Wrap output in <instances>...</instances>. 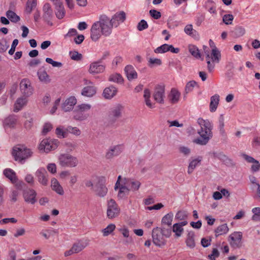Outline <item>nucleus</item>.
I'll list each match as a JSON object with an SVG mask.
<instances>
[{
  "label": "nucleus",
  "mask_w": 260,
  "mask_h": 260,
  "mask_svg": "<svg viewBox=\"0 0 260 260\" xmlns=\"http://www.w3.org/2000/svg\"><path fill=\"white\" fill-rule=\"evenodd\" d=\"M198 123L200 126V129L198 131L200 137L195 139L193 142L198 145H205L213 137L212 124L209 120L202 118L198 119Z\"/></svg>",
  "instance_id": "1"
},
{
  "label": "nucleus",
  "mask_w": 260,
  "mask_h": 260,
  "mask_svg": "<svg viewBox=\"0 0 260 260\" xmlns=\"http://www.w3.org/2000/svg\"><path fill=\"white\" fill-rule=\"evenodd\" d=\"M32 154L31 150L24 146L14 147L12 152L15 160L21 164H23L26 159L32 155Z\"/></svg>",
  "instance_id": "2"
},
{
  "label": "nucleus",
  "mask_w": 260,
  "mask_h": 260,
  "mask_svg": "<svg viewBox=\"0 0 260 260\" xmlns=\"http://www.w3.org/2000/svg\"><path fill=\"white\" fill-rule=\"evenodd\" d=\"M102 29L103 35L109 36L112 33L113 26V21L105 15L101 16L99 20L97 21Z\"/></svg>",
  "instance_id": "3"
},
{
  "label": "nucleus",
  "mask_w": 260,
  "mask_h": 260,
  "mask_svg": "<svg viewBox=\"0 0 260 260\" xmlns=\"http://www.w3.org/2000/svg\"><path fill=\"white\" fill-rule=\"evenodd\" d=\"M59 164L63 167H75L78 164V159L69 154H61L58 156Z\"/></svg>",
  "instance_id": "4"
},
{
  "label": "nucleus",
  "mask_w": 260,
  "mask_h": 260,
  "mask_svg": "<svg viewBox=\"0 0 260 260\" xmlns=\"http://www.w3.org/2000/svg\"><path fill=\"white\" fill-rule=\"evenodd\" d=\"M59 144V142L57 139H45L41 142L39 149L40 151L48 153L50 151L56 149Z\"/></svg>",
  "instance_id": "5"
},
{
  "label": "nucleus",
  "mask_w": 260,
  "mask_h": 260,
  "mask_svg": "<svg viewBox=\"0 0 260 260\" xmlns=\"http://www.w3.org/2000/svg\"><path fill=\"white\" fill-rule=\"evenodd\" d=\"M120 209L113 199H110L107 203V216L109 219L117 217L120 213Z\"/></svg>",
  "instance_id": "6"
},
{
  "label": "nucleus",
  "mask_w": 260,
  "mask_h": 260,
  "mask_svg": "<svg viewBox=\"0 0 260 260\" xmlns=\"http://www.w3.org/2000/svg\"><path fill=\"white\" fill-rule=\"evenodd\" d=\"M124 110V107L117 104L112 107L109 113V118L112 122H115L118 118L122 117V112Z\"/></svg>",
  "instance_id": "7"
},
{
  "label": "nucleus",
  "mask_w": 260,
  "mask_h": 260,
  "mask_svg": "<svg viewBox=\"0 0 260 260\" xmlns=\"http://www.w3.org/2000/svg\"><path fill=\"white\" fill-rule=\"evenodd\" d=\"M242 233L240 232H235L229 236V241L233 248H240L242 245Z\"/></svg>",
  "instance_id": "8"
},
{
  "label": "nucleus",
  "mask_w": 260,
  "mask_h": 260,
  "mask_svg": "<svg viewBox=\"0 0 260 260\" xmlns=\"http://www.w3.org/2000/svg\"><path fill=\"white\" fill-rule=\"evenodd\" d=\"M84 82L86 86L83 88L82 95L87 97L92 96L96 93V88L94 86L93 82L90 80L85 79Z\"/></svg>",
  "instance_id": "9"
},
{
  "label": "nucleus",
  "mask_w": 260,
  "mask_h": 260,
  "mask_svg": "<svg viewBox=\"0 0 260 260\" xmlns=\"http://www.w3.org/2000/svg\"><path fill=\"white\" fill-rule=\"evenodd\" d=\"M152 237L153 239V242L155 245L161 246L165 244L166 240L160 232L159 228L156 227L153 229Z\"/></svg>",
  "instance_id": "10"
},
{
  "label": "nucleus",
  "mask_w": 260,
  "mask_h": 260,
  "mask_svg": "<svg viewBox=\"0 0 260 260\" xmlns=\"http://www.w3.org/2000/svg\"><path fill=\"white\" fill-rule=\"evenodd\" d=\"M165 88L163 85H157L154 88L153 96L154 100L159 103L164 104Z\"/></svg>",
  "instance_id": "11"
},
{
  "label": "nucleus",
  "mask_w": 260,
  "mask_h": 260,
  "mask_svg": "<svg viewBox=\"0 0 260 260\" xmlns=\"http://www.w3.org/2000/svg\"><path fill=\"white\" fill-rule=\"evenodd\" d=\"M43 18L45 22L50 25H52L51 20L53 16V10L49 3H45L43 7Z\"/></svg>",
  "instance_id": "12"
},
{
  "label": "nucleus",
  "mask_w": 260,
  "mask_h": 260,
  "mask_svg": "<svg viewBox=\"0 0 260 260\" xmlns=\"http://www.w3.org/2000/svg\"><path fill=\"white\" fill-rule=\"evenodd\" d=\"M21 92L26 96L31 95L33 92V88L30 85V81L27 79H23L20 83Z\"/></svg>",
  "instance_id": "13"
},
{
  "label": "nucleus",
  "mask_w": 260,
  "mask_h": 260,
  "mask_svg": "<svg viewBox=\"0 0 260 260\" xmlns=\"http://www.w3.org/2000/svg\"><path fill=\"white\" fill-rule=\"evenodd\" d=\"M35 175L38 182L43 185H47L48 182V173L44 168H40L37 170Z\"/></svg>",
  "instance_id": "14"
},
{
  "label": "nucleus",
  "mask_w": 260,
  "mask_h": 260,
  "mask_svg": "<svg viewBox=\"0 0 260 260\" xmlns=\"http://www.w3.org/2000/svg\"><path fill=\"white\" fill-rule=\"evenodd\" d=\"M95 193L96 194L100 197H105L108 192V188L105 185L104 178L99 179L98 182L95 185Z\"/></svg>",
  "instance_id": "15"
},
{
  "label": "nucleus",
  "mask_w": 260,
  "mask_h": 260,
  "mask_svg": "<svg viewBox=\"0 0 260 260\" xmlns=\"http://www.w3.org/2000/svg\"><path fill=\"white\" fill-rule=\"evenodd\" d=\"M103 35L101 27L96 22H94L90 29V38L93 41H98Z\"/></svg>",
  "instance_id": "16"
},
{
  "label": "nucleus",
  "mask_w": 260,
  "mask_h": 260,
  "mask_svg": "<svg viewBox=\"0 0 260 260\" xmlns=\"http://www.w3.org/2000/svg\"><path fill=\"white\" fill-rule=\"evenodd\" d=\"M122 151V146L116 145L111 147L107 151L105 157L108 159H111L113 157L119 155Z\"/></svg>",
  "instance_id": "17"
},
{
  "label": "nucleus",
  "mask_w": 260,
  "mask_h": 260,
  "mask_svg": "<svg viewBox=\"0 0 260 260\" xmlns=\"http://www.w3.org/2000/svg\"><path fill=\"white\" fill-rule=\"evenodd\" d=\"M123 182L130 190L136 191L139 190L141 183L139 181L132 178H124Z\"/></svg>",
  "instance_id": "18"
},
{
  "label": "nucleus",
  "mask_w": 260,
  "mask_h": 260,
  "mask_svg": "<svg viewBox=\"0 0 260 260\" xmlns=\"http://www.w3.org/2000/svg\"><path fill=\"white\" fill-rule=\"evenodd\" d=\"M36 192L34 189H28L24 190L23 194L24 201L26 202L31 204H34L36 203Z\"/></svg>",
  "instance_id": "19"
},
{
  "label": "nucleus",
  "mask_w": 260,
  "mask_h": 260,
  "mask_svg": "<svg viewBox=\"0 0 260 260\" xmlns=\"http://www.w3.org/2000/svg\"><path fill=\"white\" fill-rule=\"evenodd\" d=\"M101 61L92 62L89 69V72L90 74H99L102 73L105 70V66L101 64Z\"/></svg>",
  "instance_id": "20"
},
{
  "label": "nucleus",
  "mask_w": 260,
  "mask_h": 260,
  "mask_svg": "<svg viewBox=\"0 0 260 260\" xmlns=\"http://www.w3.org/2000/svg\"><path fill=\"white\" fill-rule=\"evenodd\" d=\"M243 158L249 163H252L253 165L251 167V171L252 172H256L260 170V164L259 161L253 157L249 156L247 154H244L243 155Z\"/></svg>",
  "instance_id": "21"
},
{
  "label": "nucleus",
  "mask_w": 260,
  "mask_h": 260,
  "mask_svg": "<svg viewBox=\"0 0 260 260\" xmlns=\"http://www.w3.org/2000/svg\"><path fill=\"white\" fill-rule=\"evenodd\" d=\"M76 103V99L74 96H71L63 103L62 105V109L64 112L70 111L73 109Z\"/></svg>",
  "instance_id": "22"
},
{
  "label": "nucleus",
  "mask_w": 260,
  "mask_h": 260,
  "mask_svg": "<svg viewBox=\"0 0 260 260\" xmlns=\"http://www.w3.org/2000/svg\"><path fill=\"white\" fill-rule=\"evenodd\" d=\"M117 93V89L114 86H110L104 89L103 95L106 99H111Z\"/></svg>",
  "instance_id": "23"
},
{
  "label": "nucleus",
  "mask_w": 260,
  "mask_h": 260,
  "mask_svg": "<svg viewBox=\"0 0 260 260\" xmlns=\"http://www.w3.org/2000/svg\"><path fill=\"white\" fill-rule=\"evenodd\" d=\"M126 19V15L124 12L121 11L119 13H116L114 14L111 20L113 21V23L115 26H117L120 23H122Z\"/></svg>",
  "instance_id": "24"
},
{
  "label": "nucleus",
  "mask_w": 260,
  "mask_h": 260,
  "mask_svg": "<svg viewBox=\"0 0 260 260\" xmlns=\"http://www.w3.org/2000/svg\"><path fill=\"white\" fill-rule=\"evenodd\" d=\"M55 10V15L59 19H62L66 14V11L62 2L61 1L54 5Z\"/></svg>",
  "instance_id": "25"
},
{
  "label": "nucleus",
  "mask_w": 260,
  "mask_h": 260,
  "mask_svg": "<svg viewBox=\"0 0 260 260\" xmlns=\"http://www.w3.org/2000/svg\"><path fill=\"white\" fill-rule=\"evenodd\" d=\"M3 174L12 183H15L17 181L18 179L16 174L12 169L10 168L5 169L3 171Z\"/></svg>",
  "instance_id": "26"
},
{
  "label": "nucleus",
  "mask_w": 260,
  "mask_h": 260,
  "mask_svg": "<svg viewBox=\"0 0 260 260\" xmlns=\"http://www.w3.org/2000/svg\"><path fill=\"white\" fill-rule=\"evenodd\" d=\"M27 97H22L18 98L15 104L14 107V111L15 112H17L20 111L24 106L26 105L27 100Z\"/></svg>",
  "instance_id": "27"
},
{
  "label": "nucleus",
  "mask_w": 260,
  "mask_h": 260,
  "mask_svg": "<svg viewBox=\"0 0 260 260\" xmlns=\"http://www.w3.org/2000/svg\"><path fill=\"white\" fill-rule=\"evenodd\" d=\"M124 71L128 80H131L137 78V73L132 66H126Z\"/></svg>",
  "instance_id": "28"
},
{
  "label": "nucleus",
  "mask_w": 260,
  "mask_h": 260,
  "mask_svg": "<svg viewBox=\"0 0 260 260\" xmlns=\"http://www.w3.org/2000/svg\"><path fill=\"white\" fill-rule=\"evenodd\" d=\"M219 102V95L215 94L210 98V111L211 112H215L217 108Z\"/></svg>",
  "instance_id": "29"
},
{
  "label": "nucleus",
  "mask_w": 260,
  "mask_h": 260,
  "mask_svg": "<svg viewBox=\"0 0 260 260\" xmlns=\"http://www.w3.org/2000/svg\"><path fill=\"white\" fill-rule=\"evenodd\" d=\"M17 121V117L16 115H12L6 118L4 121L5 127H14Z\"/></svg>",
  "instance_id": "30"
},
{
  "label": "nucleus",
  "mask_w": 260,
  "mask_h": 260,
  "mask_svg": "<svg viewBox=\"0 0 260 260\" xmlns=\"http://www.w3.org/2000/svg\"><path fill=\"white\" fill-rule=\"evenodd\" d=\"M87 246V243L84 240H81L75 243L72 248V250L74 251L75 253H77L82 251Z\"/></svg>",
  "instance_id": "31"
},
{
  "label": "nucleus",
  "mask_w": 260,
  "mask_h": 260,
  "mask_svg": "<svg viewBox=\"0 0 260 260\" xmlns=\"http://www.w3.org/2000/svg\"><path fill=\"white\" fill-rule=\"evenodd\" d=\"M180 97V93L175 88H172L171 90L169 98L172 104H176L178 102Z\"/></svg>",
  "instance_id": "32"
},
{
  "label": "nucleus",
  "mask_w": 260,
  "mask_h": 260,
  "mask_svg": "<svg viewBox=\"0 0 260 260\" xmlns=\"http://www.w3.org/2000/svg\"><path fill=\"white\" fill-rule=\"evenodd\" d=\"M51 187L52 189L58 194L60 195L63 194V189L59 183L58 181L55 178H53L51 180Z\"/></svg>",
  "instance_id": "33"
},
{
  "label": "nucleus",
  "mask_w": 260,
  "mask_h": 260,
  "mask_svg": "<svg viewBox=\"0 0 260 260\" xmlns=\"http://www.w3.org/2000/svg\"><path fill=\"white\" fill-rule=\"evenodd\" d=\"M202 160V157L199 156L197 158H194L192 159L189 164L188 167V171L187 172L189 174H190L192 173L194 169L197 166H199L200 164V162Z\"/></svg>",
  "instance_id": "34"
},
{
  "label": "nucleus",
  "mask_w": 260,
  "mask_h": 260,
  "mask_svg": "<svg viewBox=\"0 0 260 260\" xmlns=\"http://www.w3.org/2000/svg\"><path fill=\"white\" fill-rule=\"evenodd\" d=\"M129 189L123 182L119 189L117 197L119 199H123L129 194Z\"/></svg>",
  "instance_id": "35"
},
{
  "label": "nucleus",
  "mask_w": 260,
  "mask_h": 260,
  "mask_svg": "<svg viewBox=\"0 0 260 260\" xmlns=\"http://www.w3.org/2000/svg\"><path fill=\"white\" fill-rule=\"evenodd\" d=\"M38 76L39 79L42 82H44L45 83H48L50 81L49 77L47 74L46 71H45L42 68H40L38 71Z\"/></svg>",
  "instance_id": "36"
},
{
  "label": "nucleus",
  "mask_w": 260,
  "mask_h": 260,
  "mask_svg": "<svg viewBox=\"0 0 260 260\" xmlns=\"http://www.w3.org/2000/svg\"><path fill=\"white\" fill-rule=\"evenodd\" d=\"M184 31L186 34L194 38H198L199 35L197 31L193 29L191 24H188L184 27Z\"/></svg>",
  "instance_id": "37"
},
{
  "label": "nucleus",
  "mask_w": 260,
  "mask_h": 260,
  "mask_svg": "<svg viewBox=\"0 0 260 260\" xmlns=\"http://www.w3.org/2000/svg\"><path fill=\"white\" fill-rule=\"evenodd\" d=\"M194 234L192 231H190L188 233L187 238L186 240V243L188 247L190 248H193L195 246L194 242Z\"/></svg>",
  "instance_id": "38"
},
{
  "label": "nucleus",
  "mask_w": 260,
  "mask_h": 260,
  "mask_svg": "<svg viewBox=\"0 0 260 260\" xmlns=\"http://www.w3.org/2000/svg\"><path fill=\"white\" fill-rule=\"evenodd\" d=\"M229 231V228L227 224H223L218 226L215 230V236L217 237L218 236L225 234Z\"/></svg>",
  "instance_id": "39"
},
{
  "label": "nucleus",
  "mask_w": 260,
  "mask_h": 260,
  "mask_svg": "<svg viewBox=\"0 0 260 260\" xmlns=\"http://www.w3.org/2000/svg\"><path fill=\"white\" fill-rule=\"evenodd\" d=\"M173 214L170 212L165 215L161 219V223L163 225H166L168 226H171L173 221Z\"/></svg>",
  "instance_id": "40"
},
{
  "label": "nucleus",
  "mask_w": 260,
  "mask_h": 260,
  "mask_svg": "<svg viewBox=\"0 0 260 260\" xmlns=\"http://www.w3.org/2000/svg\"><path fill=\"white\" fill-rule=\"evenodd\" d=\"M172 231L175 233V237L178 238L181 236L184 230L180 224L178 223H176L172 226Z\"/></svg>",
  "instance_id": "41"
},
{
  "label": "nucleus",
  "mask_w": 260,
  "mask_h": 260,
  "mask_svg": "<svg viewBox=\"0 0 260 260\" xmlns=\"http://www.w3.org/2000/svg\"><path fill=\"white\" fill-rule=\"evenodd\" d=\"M188 50L190 53L196 58L201 57V54L198 48L195 45H189L188 46Z\"/></svg>",
  "instance_id": "42"
},
{
  "label": "nucleus",
  "mask_w": 260,
  "mask_h": 260,
  "mask_svg": "<svg viewBox=\"0 0 260 260\" xmlns=\"http://www.w3.org/2000/svg\"><path fill=\"white\" fill-rule=\"evenodd\" d=\"M221 55L219 51L216 47L212 48L211 52V59L213 62L218 63L220 59Z\"/></svg>",
  "instance_id": "43"
},
{
  "label": "nucleus",
  "mask_w": 260,
  "mask_h": 260,
  "mask_svg": "<svg viewBox=\"0 0 260 260\" xmlns=\"http://www.w3.org/2000/svg\"><path fill=\"white\" fill-rule=\"evenodd\" d=\"M6 16L7 18L13 22H17L20 19L19 16H18L14 12L11 10H8L6 12Z\"/></svg>",
  "instance_id": "44"
},
{
  "label": "nucleus",
  "mask_w": 260,
  "mask_h": 260,
  "mask_svg": "<svg viewBox=\"0 0 260 260\" xmlns=\"http://www.w3.org/2000/svg\"><path fill=\"white\" fill-rule=\"evenodd\" d=\"M109 81L117 83H122L123 79L119 74L115 73L109 76Z\"/></svg>",
  "instance_id": "45"
},
{
  "label": "nucleus",
  "mask_w": 260,
  "mask_h": 260,
  "mask_svg": "<svg viewBox=\"0 0 260 260\" xmlns=\"http://www.w3.org/2000/svg\"><path fill=\"white\" fill-rule=\"evenodd\" d=\"M37 6V0H28L26 3V7L25 9L26 12L28 14H30L33 10Z\"/></svg>",
  "instance_id": "46"
},
{
  "label": "nucleus",
  "mask_w": 260,
  "mask_h": 260,
  "mask_svg": "<svg viewBox=\"0 0 260 260\" xmlns=\"http://www.w3.org/2000/svg\"><path fill=\"white\" fill-rule=\"evenodd\" d=\"M162 63L161 59L156 58H150L148 61V66L150 68L160 66Z\"/></svg>",
  "instance_id": "47"
},
{
  "label": "nucleus",
  "mask_w": 260,
  "mask_h": 260,
  "mask_svg": "<svg viewBox=\"0 0 260 260\" xmlns=\"http://www.w3.org/2000/svg\"><path fill=\"white\" fill-rule=\"evenodd\" d=\"M116 226L114 224L111 223L109 224L106 228L102 230L104 236H107L112 233L115 229Z\"/></svg>",
  "instance_id": "48"
},
{
  "label": "nucleus",
  "mask_w": 260,
  "mask_h": 260,
  "mask_svg": "<svg viewBox=\"0 0 260 260\" xmlns=\"http://www.w3.org/2000/svg\"><path fill=\"white\" fill-rule=\"evenodd\" d=\"M71 58L72 60L79 61L82 58V55L76 51H71L69 52Z\"/></svg>",
  "instance_id": "49"
},
{
  "label": "nucleus",
  "mask_w": 260,
  "mask_h": 260,
  "mask_svg": "<svg viewBox=\"0 0 260 260\" xmlns=\"http://www.w3.org/2000/svg\"><path fill=\"white\" fill-rule=\"evenodd\" d=\"M169 44H165L157 47L154 50L156 53H164L169 51Z\"/></svg>",
  "instance_id": "50"
},
{
  "label": "nucleus",
  "mask_w": 260,
  "mask_h": 260,
  "mask_svg": "<svg viewBox=\"0 0 260 260\" xmlns=\"http://www.w3.org/2000/svg\"><path fill=\"white\" fill-rule=\"evenodd\" d=\"M252 212L253 214L252 219L254 221L258 220L260 217V207L253 208L252 209Z\"/></svg>",
  "instance_id": "51"
},
{
  "label": "nucleus",
  "mask_w": 260,
  "mask_h": 260,
  "mask_svg": "<svg viewBox=\"0 0 260 260\" xmlns=\"http://www.w3.org/2000/svg\"><path fill=\"white\" fill-rule=\"evenodd\" d=\"M187 213L185 211H179L175 215V218L179 220H183L187 217Z\"/></svg>",
  "instance_id": "52"
},
{
  "label": "nucleus",
  "mask_w": 260,
  "mask_h": 260,
  "mask_svg": "<svg viewBox=\"0 0 260 260\" xmlns=\"http://www.w3.org/2000/svg\"><path fill=\"white\" fill-rule=\"evenodd\" d=\"M66 131L76 136H79L81 134V131L78 128L71 126H68L66 128Z\"/></svg>",
  "instance_id": "53"
},
{
  "label": "nucleus",
  "mask_w": 260,
  "mask_h": 260,
  "mask_svg": "<svg viewBox=\"0 0 260 260\" xmlns=\"http://www.w3.org/2000/svg\"><path fill=\"white\" fill-rule=\"evenodd\" d=\"M224 118L223 114H221L219 118V129L221 134L223 135L225 133L224 129Z\"/></svg>",
  "instance_id": "54"
},
{
  "label": "nucleus",
  "mask_w": 260,
  "mask_h": 260,
  "mask_svg": "<svg viewBox=\"0 0 260 260\" xmlns=\"http://www.w3.org/2000/svg\"><path fill=\"white\" fill-rule=\"evenodd\" d=\"M9 45L6 39L0 40V52H4L9 48Z\"/></svg>",
  "instance_id": "55"
},
{
  "label": "nucleus",
  "mask_w": 260,
  "mask_h": 260,
  "mask_svg": "<svg viewBox=\"0 0 260 260\" xmlns=\"http://www.w3.org/2000/svg\"><path fill=\"white\" fill-rule=\"evenodd\" d=\"M160 232L164 236V237H166V238H169L172 234V228H166L164 226L160 228Z\"/></svg>",
  "instance_id": "56"
},
{
  "label": "nucleus",
  "mask_w": 260,
  "mask_h": 260,
  "mask_svg": "<svg viewBox=\"0 0 260 260\" xmlns=\"http://www.w3.org/2000/svg\"><path fill=\"white\" fill-rule=\"evenodd\" d=\"M148 27V25L146 21L144 19L141 20L137 25V29L139 31H142Z\"/></svg>",
  "instance_id": "57"
},
{
  "label": "nucleus",
  "mask_w": 260,
  "mask_h": 260,
  "mask_svg": "<svg viewBox=\"0 0 260 260\" xmlns=\"http://www.w3.org/2000/svg\"><path fill=\"white\" fill-rule=\"evenodd\" d=\"M234 17L232 14H225L222 17V21L225 24H231L232 23Z\"/></svg>",
  "instance_id": "58"
},
{
  "label": "nucleus",
  "mask_w": 260,
  "mask_h": 260,
  "mask_svg": "<svg viewBox=\"0 0 260 260\" xmlns=\"http://www.w3.org/2000/svg\"><path fill=\"white\" fill-rule=\"evenodd\" d=\"M234 32L236 37H240L244 35L245 32V30L241 26H238L236 27Z\"/></svg>",
  "instance_id": "59"
},
{
  "label": "nucleus",
  "mask_w": 260,
  "mask_h": 260,
  "mask_svg": "<svg viewBox=\"0 0 260 260\" xmlns=\"http://www.w3.org/2000/svg\"><path fill=\"white\" fill-rule=\"evenodd\" d=\"M45 60L47 63L51 64L53 67L61 68L62 66L61 62L54 61L51 58L47 57Z\"/></svg>",
  "instance_id": "60"
},
{
  "label": "nucleus",
  "mask_w": 260,
  "mask_h": 260,
  "mask_svg": "<svg viewBox=\"0 0 260 260\" xmlns=\"http://www.w3.org/2000/svg\"><path fill=\"white\" fill-rule=\"evenodd\" d=\"M149 13L150 16L155 19H158L161 16L160 12L155 9L150 10Z\"/></svg>",
  "instance_id": "61"
},
{
  "label": "nucleus",
  "mask_w": 260,
  "mask_h": 260,
  "mask_svg": "<svg viewBox=\"0 0 260 260\" xmlns=\"http://www.w3.org/2000/svg\"><path fill=\"white\" fill-rule=\"evenodd\" d=\"M67 132L63 130L62 128L60 127H57L55 131V134L58 138H64L67 137Z\"/></svg>",
  "instance_id": "62"
},
{
  "label": "nucleus",
  "mask_w": 260,
  "mask_h": 260,
  "mask_svg": "<svg viewBox=\"0 0 260 260\" xmlns=\"http://www.w3.org/2000/svg\"><path fill=\"white\" fill-rule=\"evenodd\" d=\"M196 85V82L194 81H191L188 82L185 86V91L186 93H188L191 90H192L193 87Z\"/></svg>",
  "instance_id": "63"
},
{
  "label": "nucleus",
  "mask_w": 260,
  "mask_h": 260,
  "mask_svg": "<svg viewBox=\"0 0 260 260\" xmlns=\"http://www.w3.org/2000/svg\"><path fill=\"white\" fill-rule=\"evenodd\" d=\"M52 125L50 123H46L44 124L42 133L46 135L52 129Z\"/></svg>",
  "instance_id": "64"
}]
</instances>
